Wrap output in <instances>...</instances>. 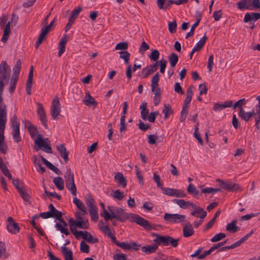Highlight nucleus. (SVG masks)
Instances as JSON below:
<instances>
[{"label": "nucleus", "instance_id": "nucleus-1", "mask_svg": "<svg viewBox=\"0 0 260 260\" xmlns=\"http://www.w3.org/2000/svg\"><path fill=\"white\" fill-rule=\"evenodd\" d=\"M116 216H113L114 219L120 222H124L129 218H131V221L136 223L145 230L150 231L154 227L150 223L148 220L142 218L136 214H128L124 212L121 208H116L115 209Z\"/></svg>", "mask_w": 260, "mask_h": 260}, {"label": "nucleus", "instance_id": "nucleus-2", "mask_svg": "<svg viewBox=\"0 0 260 260\" xmlns=\"http://www.w3.org/2000/svg\"><path fill=\"white\" fill-rule=\"evenodd\" d=\"M66 186L73 196H76L77 188L74 181V174L70 169H68L64 174Z\"/></svg>", "mask_w": 260, "mask_h": 260}, {"label": "nucleus", "instance_id": "nucleus-3", "mask_svg": "<svg viewBox=\"0 0 260 260\" xmlns=\"http://www.w3.org/2000/svg\"><path fill=\"white\" fill-rule=\"evenodd\" d=\"M10 122L12 128V135L14 141L16 143H19L21 141L20 134V122L16 115H14L11 118Z\"/></svg>", "mask_w": 260, "mask_h": 260}, {"label": "nucleus", "instance_id": "nucleus-4", "mask_svg": "<svg viewBox=\"0 0 260 260\" xmlns=\"http://www.w3.org/2000/svg\"><path fill=\"white\" fill-rule=\"evenodd\" d=\"M185 217L184 215L166 213L164 218L165 220L169 223H178L185 221Z\"/></svg>", "mask_w": 260, "mask_h": 260}, {"label": "nucleus", "instance_id": "nucleus-5", "mask_svg": "<svg viewBox=\"0 0 260 260\" xmlns=\"http://www.w3.org/2000/svg\"><path fill=\"white\" fill-rule=\"evenodd\" d=\"M216 181L219 183V185L225 190L228 191H236L239 189V185L238 184L235 183L233 182H225L220 179H217Z\"/></svg>", "mask_w": 260, "mask_h": 260}, {"label": "nucleus", "instance_id": "nucleus-6", "mask_svg": "<svg viewBox=\"0 0 260 260\" xmlns=\"http://www.w3.org/2000/svg\"><path fill=\"white\" fill-rule=\"evenodd\" d=\"M45 141H49L48 138H45L44 140L42 139V136L40 134H38L37 139L35 140V144L37 145L39 148L44 147L45 149L43 150L45 152L48 153H52L51 147L49 144H47Z\"/></svg>", "mask_w": 260, "mask_h": 260}, {"label": "nucleus", "instance_id": "nucleus-7", "mask_svg": "<svg viewBox=\"0 0 260 260\" xmlns=\"http://www.w3.org/2000/svg\"><path fill=\"white\" fill-rule=\"evenodd\" d=\"M50 111L52 118L53 119H57V116L60 113V104L59 99L57 96L52 102Z\"/></svg>", "mask_w": 260, "mask_h": 260}, {"label": "nucleus", "instance_id": "nucleus-8", "mask_svg": "<svg viewBox=\"0 0 260 260\" xmlns=\"http://www.w3.org/2000/svg\"><path fill=\"white\" fill-rule=\"evenodd\" d=\"M253 233V230H252L250 233L246 234L245 236L242 237L239 241L236 242L235 243L232 244L231 245L226 246L222 247L220 248V249H219V251H225V250L231 249H234L235 248L239 247V246H240L241 245V244H242L246 240H247L248 239V238L252 235V234Z\"/></svg>", "mask_w": 260, "mask_h": 260}, {"label": "nucleus", "instance_id": "nucleus-9", "mask_svg": "<svg viewBox=\"0 0 260 260\" xmlns=\"http://www.w3.org/2000/svg\"><path fill=\"white\" fill-rule=\"evenodd\" d=\"M11 73L10 67L5 60H3L0 64V79L6 80Z\"/></svg>", "mask_w": 260, "mask_h": 260}, {"label": "nucleus", "instance_id": "nucleus-10", "mask_svg": "<svg viewBox=\"0 0 260 260\" xmlns=\"http://www.w3.org/2000/svg\"><path fill=\"white\" fill-rule=\"evenodd\" d=\"M37 105L38 106V109L37 110V114L39 116L40 120L41 121L42 124L44 125L46 129H47V119L46 118V115L45 111V110L43 108V106L42 104L38 102Z\"/></svg>", "mask_w": 260, "mask_h": 260}, {"label": "nucleus", "instance_id": "nucleus-11", "mask_svg": "<svg viewBox=\"0 0 260 260\" xmlns=\"http://www.w3.org/2000/svg\"><path fill=\"white\" fill-rule=\"evenodd\" d=\"M8 224L7 225V229L8 231L13 234H16L19 232L20 228L18 224L15 222L14 219L12 217H9L8 218Z\"/></svg>", "mask_w": 260, "mask_h": 260}, {"label": "nucleus", "instance_id": "nucleus-12", "mask_svg": "<svg viewBox=\"0 0 260 260\" xmlns=\"http://www.w3.org/2000/svg\"><path fill=\"white\" fill-rule=\"evenodd\" d=\"M176 0H156L157 6L159 9L166 11L170 9L172 5H176Z\"/></svg>", "mask_w": 260, "mask_h": 260}, {"label": "nucleus", "instance_id": "nucleus-13", "mask_svg": "<svg viewBox=\"0 0 260 260\" xmlns=\"http://www.w3.org/2000/svg\"><path fill=\"white\" fill-rule=\"evenodd\" d=\"M236 5L237 8L241 10L244 9L252 10L255 9L253 5V0H241Z\"/></svg>", "mask_w": 260, "mask_h": 260}, {"label": "nucleus", "instance_id": "nucleus-14", "mask_svg": "<svg viewBox=\"0 0 260 260\" xmlns=\"http://www.w3.org/2000/svg\"><path fill=\"white\" fill-rule=\"evenodd\" d=\"M153 236L156 237V238L153 240V241L156 243L157 245H161L164 246H168L169 235L162 236L157 234H153Z\"/></svg>", "mask_w": 260, "mask_h": 260}, {"label": "nucleus", "instance_id": "nucleus-15", "mask_svg": "<svg viewBox=\"0 0 260 260\" xmlns=\"http://www.w3.org/2000/svg\"><path fill=\"white\" fill-rule=\"evenodd\" d=\"M58 220L59 222L56 223L55 225L57 230L59 231L61 233L64 234L66 236L69 235L70 232L68 229L66 228L68 225L67 223L63 220L62 217Z\"/></svg>", "mask_w": 260, "mask_h": 260}, {"label": "nucleus", "instance_id": "nucleus-16", "mask_svg": "<svg viewBox=\"0 0 260 260\" xmlns=\"http://www.w3.org/2000/svg\"><path fill=\"white\" fill-rule=\"evenodd\" d=\"M56 149L59 151L60 156L63 159L65 162H67L69 160V155L70 152L67 150L65 145L61 144L56 146Z\"/></svg>", "mask_w": 260, "mask_h": 260}, {"label": "nucleus", "instance_id": "nucleus-17", "mask_svg": "<svg viewBox=\"0 0 260 260\" xmlns=\"http://www.w3.org/2000/svg\"><path fill=\"white\" fill-rule=\"evenodd\" d=\"M260 19L259 13H247L245 14L244 18V22L245 23L250 22L252 23V21L255 22Z\"/></svg>", "mask_w": 260, "mask_h": 260}, {"label": "nucleus", "instance_id": "nucleus-18", "mask_svg": "<svg viewBox=\"0 0 260 260\" xmlns=\"http://www.w3.org/2000/svg\"><path fill=\"white\" fill-rule=\"evenodd\" d=\"M256 114V113H255L253 111L246 112L244 109H240L239 111L238 115L242 120L247 122L253 116L255 115Z\"/></svg>", "mask_w": 260, "mask_h": 260}, {"label": "nucleus", "instance_id": "nucleus-19", "mask_svg": "<svg viewBox=\"0 0 260 260\" xmlns=\"http://www.w3.org/2000/svg\"><path fill=\"white\" fill-rule=\"evenodd\" d=\"M190 214L192 216L202 219H204L207 215V212L205 210L200 207H197V208L190 213Z\"/></svg>", "mask_w": 260, "mask_h": 260}, {"label": "nucleus", "instance_id": "nucleus-20", "mask_svg": "<svg viewBox=\"0 0 260 260\" xmlns=\"http://www.w3.org/2000/svg\"><path fill=\"white\" fill-rule=\"evenodd\" d=\"M194 233V231L192 224L188 222L183 228V235L185 238L189 237L192 236Z\"/></svg>", "mask_w": 260, "mask_h": 260}, {"label": "nucleus", "instance_id": "nucleus-21", "mask_svg": "<svg viewBox=\"0 0 260 260\" xmlns=\"http://www.w3.org/2000/svg\"><path fill=\"white\" fill-rule=\"evenodd\" d=\"M114 179L117 182L118 185L122 186L123 188L126 187L127 180L122 173L118 172L114 176Z\"/></svg>", "mask_w": 260, "mask_h": 260}, {"label": "nucleus", "instance_id": "nucleus-22", "mask_svg": "<svg viewBox=\"0 0 260 260\" xmlns=\"http://www.w3.org/2000/svg\"><path fill=\"white\" fill-rule=\"evenodd\" d=\"M67 42L68 36L67 35H64L60 39L59 43V51L58 53V55L59 57H60L64 52L66 50V45Z\"/></svg>", "mask_w": 260, "mask_h": 260}, {"label": "nucleus", "instance_id": "nucleus-23", "mask_svg": "<svg viewBox=\"0 0 260 260\" xmlns=\"http://www.w3.org/2000/svg\"><path fill=\"white\" fill-rule=\"evenodd\" d=\"M67 42L68 36L67 35H64L60 39L59 43V51L58 53V55L59 57H60L64 52L66 50V45Z\"/></svg>", "mask_w": 260, "mask_h": 260}, {"label": "nucleus", "instance_id": "nucleus-24", "mask_svg": "<svg viewBox=\"0 0 260 260\" xmlns=\"http://www.w3.org/2000/svg\"><path fill=\"white\" fill-rule=\"evenodd\" d=\"M157 249L158 245L154 244L153 245H148L143 246L141 248V250L146 254H151L155 252Z\"/></svg>", "mask_w": 260, "mask_h": 260}, {"label": "nucleus", "instance_id": "nucleus-25", "mask_svg": "<svg viewBox=\"0 0 260 260\" xmlns=\"http://www.w3.org/2000/svg\"><path fill=\"white\" fill-rule=\"evenodd\" d=\"M108 209L109 212L105 211L104 214H103L102 213H101V216L104 217V219L106 221L114 219V217L112 216H116V211L114 212L112 209H111V207L108 206Z\"/></svg>", "mask_w": 260, "mask_h": 260}, {"label": "nucleus", "instance_id": "nucleus-26", "mask_svg": "<svg viewBox=\"0 0 260 260\" xmlns=\"http://www.w3.org/2000/svg\"><path fill=\"white\" fill-rule=\"evenodd\" d=\"M33 72H29L28 79L26 84V90L28 95L31 93V88L32 86Z\"/></svg>", "mask_w": 260, "mask_h": 260}, {"label": "nucleus", "instance_id": "nucleus-27", "mask_svg": "<svg viewBox=\"0 0 260 260\" xmlns=\"http://www.w3.org/2000/svg\"><path fill=\"white\" fill-rule=\"evenodd\" d=\"M0 169L5 176L7 177L9 179H12V175L10 173L7 167L3 163V160L1 157H0Z\"/></svg>", "mask_w": 260, "mask_h": 260}, {"label": "nucleus", "instance_id": "nucleus-28", "mask_svg": "<svg viewBox=\"0 0 260 260\" xmlns=\"http://www.w3.org/2000/svg\"><path fill=\"white\" fill-rule=\"evenodd\" d=\"M237 222V220H233L231 223H228L226 226V230L235 233L240 230V228L237 226L236 223Z\"/></svg>", "mask_w": 260, "mask_h": 260}, {"label": "nucleus", "instance_id": "nucleus-29", "mask_svg": "<svg viewBox=\"0 0 260 260\" xmlns=\"http://www.w3.org/2000/svg\"><path fill=\"white\" fill-rule=\"evenodd\" d=\"M86 100L84 101V104L88 106L93 105L94 107H96L98 105V103L95 101L94 99L91 96L88 92L85 95V97Z\"/></svg>", "mask_w": 260, "mask_h": 260}, {"label": "nucleus", "instance_id": "nucleus-30", "mask_svg": "<svg viewBox=\"0 0 260 260\" xmlns=\"http://www.w3.org/2000/svg\"><path fill=\"white\" fill-rule=\"evenodd\" d=\"M208 38L206 35H204L198 42L197 45L194 46L193 49V51H198L201 50L204 46Z\"/></svg>", "mask_w": 260, "mask_h": 260}, {"label": "nucleus", "instance_id": "nucleus-31", "mask_svg": "<svg viewBox=\"0 0 260 260\" xmlns=\"http://www.w3.org/2000/svg\"><path fill=\"white\" fill-rule=\"evenodd\" d=\"M201 18L202 15L201 14H200L199 17L197 19L195 23L191 26L190 31L186 35L185 39H187L193 35L194 29L199 25Z\"/></svg>", "mask_w": 260, "mask_h": 260}, {"label": "nucleus", "instance_id": "nucleus-32", "mask_svg": "<svg viewBox=\"0 0 260 260\" xmlns=\"http://www.w3.org/2000/svg\"><path fill=\"white\" fill-rule=\"evenodd\" d=\"M55 186L59 190H62L64 189V181L61 177H57L53 179V181Z\"/></svg>", "mask_w": 260, "mask_h": 260}, {"label": "nucleus", "instance_id": "nucleus-33", "mask_svg": "<svg viewBox=\"0 0 260 260\" xmlns=\"http://www.w3.org/2000/svg\"><path fill=\"white\" fill-rule=\"evenodd\" d=\"M61 249L65 260H73V252L70 249L66 246L62 247Z\"/></svg>", "mask_w": 260, "mask_h": 260}, {"label": "nucleus", "instance_id": "nucleus-34", "mask_svg": "<svg viewBox=\"0 0 260 260\" xmlns=\"http://www.w3.org/2000/svg\"><path fill=\"white\" fill-rule=\"evenodd\" d=\"M99 225L100 226V230L108 237L112 235L109 227L108 225H104L102 220L99 221Z\"/></svg>", "mask_w": 260, "mask_h": 260}, {"label": "nucleus", "instance_id": "nucleus-35", "mask_svg": "<svg viewBox=\"0 0 260 260\" xmlns=\"http://www.w3.org/2000/svg\"><path fill=\"white\" fill-rule=\"evenodd\" d=\"M73 203L76 205V207L83 212V215L86 213V208L81 201L77 198L73 199Z\"/></svg>", "mask_w": 260, "mask_h": 260}, {"label": "nucleus", "instance_id": "nucleus-36", "mask_svg": "<svg viewBox=\"0 0 260 260\" xmlns=\"http://www.w3.org/2000/svg\"><path fill=\"white\" fill-rule=\"evenodd\" d=\"M29 125L27 127V130L29 133L30 137L34 138L37 135L38 131L37 127L34 125L30 122H27Z\"/></svg>", "mask_w": 260, "mask_h": 260}, {"label": "nucleus", "instance_id": "nucleus-37", "mask_svg": "<svg viewBox=\"0 0 260 260\" xmlns=\"http://www.w3.org/2000/svg\"><path fill=\"white\" fill-rule=\"evenodd\" d=\"M162 113H164L165 114V119H168L169 116L173 114V110L170 104H164V108L162 110Z\"/></svg>", "mask_w": 260, "mask_h": 260}, {"label": "nucleus", "instance_id": "nucleus-38", "mask_svg": "<svg viewBox=\"0 0 260 260\" xmlns=\"http://www.w3.org/2000/svg\"><path fill=\"white\" fill-rule=\"evenodd\" d=\"M159 80V75L157 72L153 77L151 79V91L153 92L155 87L158 86V81Z\"/></svg>", "mask_w": 260, "mask_h": 260}, {"label": "nucleus", "instance_id": "nucleus-39", "mask_svg": "<svg viewBox=\"0 0 260 260\" xmlns=\"http://www.w3.org/2000/svg\"><path fill=\"white\" fill-rule=\"evenodd\" d=\"M192 88L193 86H190L188 87L186 92V96L184 101V103L190 104L193 95Z\"/></svg>", "mask_w": 260, "mask_h": 260}, {"label": "nucleus", "instance_id": "nucleus-40", "mask_svg": "<svg viewBox=\"0 0 260 260\" xmlns=\"http://www.w3.org/2000/svg\"><path fill=\"white\" fill-rule=\"evenodd\" d=\"M119 57L123 59L125 64H128L130 58L131 54L127 51H121L119 52Z\"/></svg>", "mask_w": 260, "mask_h": 260}, {"label": "nucleus", "instance_id": "nucleus-41", "mask_svg": "<svg viewBox=\"0 0 260 260\" xmlns=\"http://www.w3.org/2000/svg\"><path fill=\"white\" fill-rule=\"evenodd\" d=\"M169 60L171 65V67L174 68L178 61V55L175 53H172L169 57Z\"/></svg>", "mask_w": 260, "mask_h": 260}, {"label": "nucleus", "instance_id": "nucleus-42", "mask_svg": "<svg viewBox=\"0 0 260 260\" xmlns=\"http://www.w3.org/2000/svg\"><path fill=\"white\" fill-rule=\"evenodd\" d=\"M161 189L162 190V193L165 194H166L169 196H175V192L177 191V189L171 188H167V187H161Z\"/></svg>", "mask_w": 260, "mask_h": 260}, {"label": "nucleus", "instance_id": "nucleus-43", "mask_svg": "<svg viewBox=\"0 0 260 260\" xmlns=\"http://www.w3.org/2000/svg\"><path fill=\"white\" fill-rule=\"evenodd\" d=\"M187 191L190 194L192 195L193 196H197L199 195V191L197 189L196 186L193 185L192 183H190L187 186Z\"/></svg>", "mask_w": 260, "mask_h": 260}, {"label": "nucleus", "instance_id": "nucleus-44", "mask_svg": "<svg viewBox=\"0 0 260 260\" xmlns=\"http://www.w3.org/2000/svg\"><path fill=\"white\" fill-rule=\"evenodd\" d=\"M81 10L82 8L80 7H78L74 10H73L69 18L70 19V21H71L72 20H73V21L74 22L75 19L78 16L79 13L81 11Z\"/></svg>", "mask_w": 260, "mask_h": 260}, {"label": "nucleus", "instance_id": "nucleus-45", "mask_svg": "<svg viewBox=\"0 0 260 260\" xmlns=\"http://www.w3.org/2000/svg\"><path fill=\"white\" fill-rule=\"evenodd\" d=\"M174 203H176L181 208L185 209L188 206L189 201H185L183 199H174Z\"/></svg>", "mask_w": 260, "mask_h": 260}, {"label": "nucleus", "instance_id": "nucleus-46", "mask_svg": "<svg viewBox=\"0 0 260 260\" xmlns=\"http://www.w3.org/2000/svg\"><path fill=\"white\" fill-rule=\"evenodd\" d=\"M198 125H199V123H197V124L195 125L194 131V136L196 138V139L198 140L199 144H201V145H203L204 142L200 136V133H199Z\"/></svg>", "mask_w": 260, "mask_h": 260}, {"label": "nucleus", "instance_id": "nucleus-47", "mask_svg": "<svg viewBox=\"0 0 260 260\" xmlns=\"http://www.w3.org/2000/svg\"><path fill=\"white\" fill-rule=\"evenodd\" d=\"M77 227L84 230L88 229L89 227L88 221L87 220H82L81 221L78 220Z\"/></svg>", "mask_w": 260, "mask_h": 260}, {"label": "nucleus", "instance_id": "nucleus-48", "mask_svg": "<svg viewBox=\"0 0 260 260\" xmlns=\"http://www.w3.org/2000/svg\"><path fill=\"white\" fill-rule=\"evenodd\" d=\"M85 202L88 208L95 206V200L90 194H87L85 199Z\"/></svg>", "mask_w": 260, "mask_h": 260}, {"label": "nucleus", "instance_id": "nucleus-49", "mask_svg": "<svg viewBox=\"0 0 260 260\" xmlns=\"http://www.w3.org/2000/svg\"><path fill=\"white\" fill-rule=\"evenodd\" d=\"M159 51L156 49H154L152 51L151 53L149 55V57L152 61L155 62L158 61L157 60L159 58Z\"/></svg>", "mask_w": 260, "mask_h": 260}, {"label": "nucleus", "instance_id": "nucleus-50", "mask_svg": "<svg viewBox=\"0 0 260 260\" xmlns=\"http://www.w3.org/2000/svg\"><path fill=\"white\" fill-rule=\"evenodd\" d=\"M18 192L20 193L24 201L30 203V196L26 192L24 188L21 189V190H19Z\"/></svg>", "mask_w": 260, "mask_h": 260}, {"label": "nucleus", "instance_id": "nucleus-51", "mask_svg": "<svg viewBox=\"0 0 260 260\" xmlns=\"http://www.w3.org/2000/svg\"><path fill=\"white\" fill-rule=\"evenodd\" d=\"M7 120V106H0V120Z\"/></svg>", "mask_w": 260, "mask_h": 260}, {"label": "nucleus", "instance_id": "nucleus-52", "mask_svg": "<svg viewBox=\"0 0 260 260\" xmlns=\"http://www.w3.org/2000/svg\"><path fill=\"white\" fill-rule=\"evenodd\" d=\"M18 80V78L12 77L10 81V85L9 89V92L11 93H12L15 90Z\"/></svg>", "mask_w": 260, "mask_h": 260}, {"label": "nucleus", "instance_id": "nucleus-53", "mask_svg": "<svg viewBox=\"0 0 260 260\" xmlns=\"http://www.w3.org/2000/svg\"><path fill=\"white\" fill-rule=\"evenodd\" d=\"M226 235L225 234L222 233H219L215 235L214 236H213L211 238V241L212 242H217L224 239Z\"/></svg>", "mask_w": 260, "mask_h": 260}, {"label": "nucleus", "instance_id": "nucleus-54", "mask_svg": "<svg viewBox=\"0 0 260 260\" xmlns=\"http://www.w3.org/2000/svg\"><path fill=\"white\" fill-rule=\"evenodd\" d=\"M177 24L176 20H174L173 22H169L168 26L169 30L171 34L176 32Z\"/></svg>", "mask_w": 260, "mask_h": 260}, {"label": "nucleus", "instance_id": "nucleus-55", "mask_svg": "<svg viewBox=\"0 0 260 260\" xmlns=\"http://www.w3.org/2000/svg\"><path fill=\"white\" fill-rule=\"evenodd\" d=\"M128 43L126 42H121L116 44L115 50H125L128 48Z\"/></svg>", "mask_w": 260, "mask_h": 260}, {"label": "nucleus", "instance_id": "nucleus-56", "mask_svg": "<svg viewBox=\"0 0 260 260\" xmlns=\"http://www.w3.org/2000/svg\"><path fill=\"white\" fill-rule=\"evenodd\" d=\"M46 196H51V197H54V198H56L57 200H59L61 199L60 196L58 195L55 192H50L47 191V190L45 189L44 192L43 194V197L45 199H46Z\"/></svg>", "mask_w": 260, "mask_h": 260}, {"label": "nucleus", "instance_id": "nucleus-57", "mask_svg": "<svg viewBox=\"0 0 260 260\" xmlns=\"http://www.w3.org/2000/svg\"><path fill=\"white\" fill-rule=\"evenodd\" d=\"M6 121V119H5L4 120H0V139L1 140L5 139L4 131Z\"/></svg>", "mask_w": 260, "mask_h": 260}, {"label": "nucleus", "instance_id": "nucleus-58", "mask_svg": "<svg viewBox=\"0 0 260 260\" xmlns=\"http://www.w3.org/2000/svg\"><path fill=\"white\" fill-rule=\"evenodd\" d=\"M80 249L82 252L88 253L89 252V247L84 241L81 242Z\"/></svg>", "mask_w": 260, "mask_h": 260}, {"label": "nucleus", "instance_id": "nucleus-59", "mask_svg": "<svg viewBox=\"0 0 260 260\" xmlns=\"http://www.w3.org/2000/svg\"><path fill=\"white\" fill-rule=\"evenodd\" d=\"M180 240L179 238L174 239L173 237L169 236L168 240V246L171 245L174 247H176L178 245V242Z\"/></svg>", "mask_w": 260, "mask_h": 260}, {"label": "nucleus", "instance_id": "nucleus-60", "mask_svg": "<svg viewBox=\"0 0 260 260\" xmlns=\"http://www.w3.org/2000/svg\"><path fill=\"white\" fill-rule=\"evenodd\" d=\"M167 61L166 59L162 58L158 61V64H160V72L164 74L167 66Z\"/></svg>", "mask_w": 260, "mask_h": 260}, {"label": "nucleus", "instance_id": "nucleus-61", "mask_svg": "<svg viewBox=\"0 0 260 260\" xmlns=\"http://www.w3.org/2000/svg\"><path fill=\"white\" fill-rule=\"evenodd\" d=\"M41 160L44 162L46 166L51 170L53 171L56 168L55 166L53 165L50 162L48 161L43 156H40Z\"/></svg>", "mask_w": 260, "mask_h": 260}, {"label": "nucleus", "instance_id": "nucleus-62", "mask_svg": "<svg viewBox=\"0 0 260 260\" xmlns=\"http://www.w3.org/2000/svg\"><path fill=\"white\" fill-rule=\"evenodd\" d=\"M153 179L156 182L157 186L161 188L162 187L163 184L160 182V178L159 177V176L155 172L153 173Z\"/></svg>", "mask_w": 260, "mask_h": 260}, {"label": "nucleus", "instance_id": "nucleus-63", "mask_svg": "<svg viewBox=\"0 0 260 260\" xmlns=\"http://www.w3.org/2000/svg\"><path fill=\"white\" fill-rule=\"evenodd\" d=\"M158 137L155 135H149L148 136V142L150 144H156V141Z\"/></svg>", "mask_w": 260, "mask_h": 260}, {"label": "nucleus", "instance_id": "nucleus-64", "mask_svg": "<svg viewBox=\"0 0 260 260\" xmlns=\"http://www.w3.org/2000/svg\"><path fill=\"white\" fill-rule=\"evenodd\" d=\"M114 260H127L126 255L124 253H116L113 255Z\"/></svg>", "mask_w": 260, "mask_h": 260}]
</instances>
